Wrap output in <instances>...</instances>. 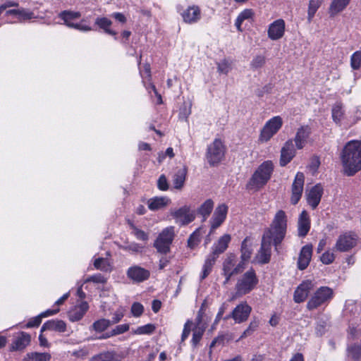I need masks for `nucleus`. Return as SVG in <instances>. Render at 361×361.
<instances>
[{
    "label": "nucleus",
    "instance_id": "864d4df0",
    "mask_svg": "<svg viewBox=\"0 0 361 361\" xmlns=\"http://www.w3.org/2000/svg\"><path fill=\"white\" fill-rule=\"evenodd\" d=\"M266 62V59L264 56L259 55L253 58L250 63V67L253 70H257L262 68Z\"/></svg>",
    "mask_w": 361,
    "mask_h": 361
},
{
    "label": "nucleus",
    "instance_id": "774afa93",
    "mask_svg": "<svg viewBox=\"0 0 361 361\" xmlns=\"http://www.w3.org/2000/svg\"><path fill=\"white\" fill-rule=\"evenodd\" d=\"M140 74L143 79L150 78L151 71H150V66L149 64L144 65L143 69L140 70Z\"/></svg>",
    "mask_w": 361,
    "mask_h": 361
},
{
    "label": "nucleus",
    "instance_id": "0eeeda50",
    "mask_svg": "<svg viewBox=\"0 0 361 361\" xmlns=\"http://www.w3.org/2000/svg\"><path fill=\"white\" fill-rule=\"evenodd\" d=\"M334 297L333 290L327 286H322L318 288L311 296L307 303V308L313 310L317 307L328 303Z\"/></svg>",
    "mask_w": 361,
    "mask_h": 361
},
{
    "label": "nucleus",
    "instance_id": "37998d69",
    "mask_svg": "<svg viewBox=\"0 0 361 361\" xmlns=\"http://www.w3.org/2000/svg\"><path fill=\"white\" fill-rule=\"evenodd\" d=\"M344 111L343 110L342 104L336 103L332 108V118L336 123H340L343 117Z\"/></svg>",
    "mask_w": 361,
    "mask_h": 361
},
{
    "label": "nucleus",
    "instance_id": "f257e3e1",
    "mask_svg": "<svg viewBox=\"0 0 361 361\" xmlns=\"http://www.w3.org/2000/svg\"><path fill=\"white\" fill-rule=\"evenodd\" d=\"M343 172L348 176L355 175L361 170V142H348L341 156Z\"/></svg>",
    "mask_w": 361,
    "mask_h": 361
},
{
    "label": "nucleus",
    "instance_id": "3c124183",
    "mask_svg": "<svg viewBox=\"0 0 361 361\" xmlns=\"http://www.w3.org/2000/svg\"><path fill=\"white\" fill-rule=\"evenodd\" d=\"M217 69L219 73L227 75L231 70V62L227 59H224L217 63Z\"/></svg>",
    "mask_w": 361,
    "mask_h": 361
},
{
    "label": "nucleus",
    "instance_id": "603ef678",
    "mask_svg": "<svg viewBox=\"0 0 361 361\" xmlns=\"http://www.w3.org/2000/svg\"><path fill=\"white\" fill-rule=\"evenodd\" d=\"M200 241V229L197 228L189 237L188 240V246L194 248Z\"/></svg>",
    "mask_w": 361,
    "mask_h": 361
},
{
    "label": "nucleus",
    "instance_id": "09e8293b",
    "mask_svg": "<svg viewBox=\"0 0 361 361\" xmlns=\"http://www.w3.org/2000/svg\"><path fill=\"white\" fill-rule=\"evenodd\" d=\"M350 66L353 70H358L361 67V50L354 52L350 57Z\"/></svg>",
    "mask_w": 361,
    "mask_h": 361
},
{
    "label": "nucleus",
    "instance_id": "69168bd1",
    "mask_svg": "<svg viewBox=\"0 0 361 361\" xmlns=\"http://www.w3.org/2000/svg\"><path fill=\"white\" fill-rule=\"evenodd\" d=\"M190 108V104L188 106L186 104H184L183 106L180 110V117L182 118H187L191 114Z\"/></svg>",
    "mask_w": 361,
    "mask_h": 361
},
{
    "label": "nucleus",
    "instance_id": "a18cd8bd",
    "mask_svg": "<svg viewBox=\"0 0 361 361\" xmlns=\"http://www.w3.org/2000/svg\"><path fill=\"white\" fill-rule=\"evenodd\" d=\"M110 325V320L106 319H101L94 322L92 327L94 331L97 332H102L106 330Z\"/></svg>",
    "mask_w": 361,
    "mask_h": 361
},
{
    "label": "nucleus",
    "instance_id": "1a4fd4ad",
    "mask_svg": "<svg viewBox=\"0 0 361 361\" xmlns=\"http://www.w3.org/2000/svg\"><path fill=\"white\" fill-rule=\"evenodd\" d=\"M175 235L174 227L165 228L157 238L154 246L157 251L162 254H166L170 251V245Z\"/></svg>",
    "mask_w": 361,
    "mask_h": 361
},
{
    "label": "nucleus",
    "instance_id": "79ce46f5",
    "mask_svg": "<svg viewBox=\"0 0 361 361\" xmlns=\"http://www.w3.org/2000/svg\"><path fill=\"white\" fill-rule=\"evenodd\" d=\"M123 250L132 254H140L144 250L145 246L135 242L128 243L122 247Z\"/></svg>",
    "mask_w": 361,
    "mask_h": 361
},
{
    "label": "nucleus",
    "instance_id": "473e14b6",
    "mask_svg": "<svg viewBox=\"0 0 361 361\" xmlns=\"http://www.w3.org/2000/svg\"><path fill=\"white\" fill-rule=\"evenodd\" d=\"M240 252L241 260L240 262H243L244 265L245 266V263L250 259L252 253L251 244L250 243V239L248 237L245 238L242 242Z\"/></svg>",
    "mask_w": 361,
    "mask_h": 361
},
{
    "label": "nucleus",
    "instance_id": "6e6552de",
    "mask_svg": "<svg viewBox=\"0 0 361 361\" xmlns=\"http://www.w3.org/2000/svg\"><path fill=\"white\" fill-rule=\"evenodd\" d=\"M226 147L220 139H215L207 147L206 158L210 166L219 164L224 157Z\"/></svg>",
    "mask_w": 361,
    "mask_h": 361
},
{
    "label": "nucleus",
    "instance_id": "338daca9",
    "mask_svg": "<svg viewBox=\"0 0 361 361\" xmlns=\"http://www.w3.org/2000/svg\"><path fill=\"white\" fill-rule=\"evenodd\" d=\"M192 326V322L190 321H188L185 325L183 331V334L181 336V341H184L190 335V327Z\"/></svg>",
    "mask_w": 361,
    "mask_h": 361
},
{
    "label": "nucleus",
    "instance_id": "20e7f679",
    "mask_svg": "<svg viewBox=\"0 0 361 361\" xmlns=\"http://www.w3.org/2000/svg\"><path fill=\"white\" fill-rule=\"evenodd\" d=\"M257 283L258 279L255 270L249 269L238 279L235 286V291L231 299L234 300L250 293Z\"/></svg>",
    "mask_w": 361,
    "mask_h": 361
},
{
    "label": "nucleus",
    "instance_id": "e433bc0d",
    "mask_svg": "<svg viewBox=\"0 0 361 361\" xmlns=\"http://www.w3.org/2000/svg\"><path fill=\"white\" fill-rule=\"evenodd\" d=\"M214 207V202L211 199L207 200L198 208L197 212L203 217V221H205L210 215Z\"/></svg>",
    "mask_w": 361,
    "mask_h": 361
},
{
    "label": "nucleus",
    "instance_id": "bb28decb",
    "mask_svg": "<svg viewBox=\"0 0 361 361\" xmlns=\"http://www.w3.org/2000/svg\"><path fill=\"white\" fill-rule=\"evenodd\" d=\"M231 239V235L228 234L222 235L218 240L217 243H214L213 245L212 252L211 254L218 257L220 254L223 253L227 249Z\"/></svg>",
    "mask_w": 361,
    "mask_h": 361
},
{
    "label": "nucleus",
    "instance_id": "a19ab883",
    "mask_svg": "<svg viewBox=\"0 0 361 361\" xmlns=\"http://www.w3.org/2000/svg\"><path fill=\"white\" fill-rule=\"evenodd\" d=\"M94 266L97 269L102 271H110L111 270V266L109 261L107 259L99 257L94 260Z\"/></svg>",
    "mask_w": 361,
    "mask_h": 361
},
{
    "label": "nucleus",
    "instance_id": "7ed1b4c3",
    "mask_svg": "<svg viewBox=\"0 0 361 361\" xmlns=\"http://www.w3.org/2000/svg\"><path fill=\"white\" fill-rule=\"evenodd\" d=\"M273 169L274 165L271 161L263 162L252 176L247 188L250 190H259L262 188L270 179Z\"/></svg>",
    "mask_w": 361,
    "mask_h": 361
},
{
    "label": "nucleus",
    "instance_id": "4d7b16f0",
    "mask_svg": "<svg viewBox=\"0 0 361 361\" xmlns=\"http://www.w3.org/2000/svg\"><path fill=\"white\" fill-rule=\"evenodd\" d=\"M90 352L87 347L84 346L78 350H75L71 353V355L78 358V359H85L88 355Z\"/></svg>",
    "mask_w": 361,
    "mask_h": 361
},
{
    "label": "nucleus",
    "instance_id": "6ab92c4d",
    "mask_svg": "<svg viewBox=\"0 0 361 361\" xmlns=\"http://www.w3.org/2000/svg\"><path fill=\"white\" fill-rule=\"evenodd\" d=\"M286 23L283 19H277L269 25L267 35L271 40H278L285 33Z\"/></svg>",
    "mask_w": 361,
    "mask_h": 361
},
{
    "label": "nucleus",
    "instance_id": "ea45409f",
    "mask_svg": "<svg viewBox=\"0 0 361 361\" xmlns=\"http://www.w3.org/2000/svg\"><path fill=\"white\" fill-rule=\"evenodd\" d=\"M348 356L354 361H358L361 357V345L353 344L348 347Z\"/></svg>",
    "mask_w": 361,
    "mask_h": 361
},
{
    "label": "nucleus",
    "instance_id": "c85d7f7f",
    "mask_svg": "<svg viewBox=\"0 0 361 361\" xmlns=\"http://www.w3.org/2000/svg\"><path fill=\"white\" fill-rule=\"evenodd\" d=\"M123 357L115 351H106L92 356L90 361H121Z\"/></svg>",
    "mask_w": 361,
    "mask_h": 361
},
{
    "label": "nucleus",
    "instance_id": "2f4dec72",
    "mask_svg": "<svg viewBox=\"0 0 361 361\" xmlns=\"http://www.w3.org/2000/svg\"><path fill=\"white\" fill-rule=\"evenodd\" d=\"M187 169L185 167H182L177 169L172 179L174 188L176 189L180 190L183 188L185 181Z\"/></svg>",
    "mask_w": 361,
    "mask_h": 361
},
{
    "label": "nucleus",
    "instance_id": "f8f14e48",
    "mask_svg": "<svg viewBox=\"0 0 361 361\" xmlns=\"http://www.w3.org/2000/svg\"><path fill=\"white\" fill-rule=\"evenodd\" d=\"M273 240L268 235H264L262 238L261 246L255 256V260L259 264H267L270 261L271 255V243Z\"/></svg>",
    "mask_w": 361,
    "mask_h": 361
},
{
    "label": "nucleus",
    "instance_id": "a211bd4d",
    "mask_svg": "<svg viewBox=\"0 0 361 361\" xmlns=\"http://www.w3.org/2000/svg\"><path fill=\"white\" fill-rule=\"evenodd\" d=\"M314 284L311 280L302 281L295 289L293 300L297 303L305 301L310 292L314 288Z\"/></svg>",
    "mask_w": 361,
    "mask_h": 361
},
{
    "label": "nucleus",
    "instance_id": "a878e982",
    "mask_svg": "<svg viewBox=\"0 0 361 361\" xmlns=\"http://www.w3.org/2000/svg\"><path fill=\"white\" fill-rule=\"evenodd\" d=\"M310 134V130L307 126H302L298 129L294 139L295 146L298 149H301L304 147Z\"/></svg>",
    "mask_w": 361,
    "mask_h": 361
},
{
    "label": "nucleus",
    "instance_id": "4be33fe9",
    "mask_svg": "<svg viewBox=\"0 0 361 361\" xmlns=\"http://www.w3.org/2000/svg\"><path fill=\"white\" fill-rule=\"evenodd\" d=\"M295 150L293 143V140H288L281 149L280 164L282 166H286L293 158Z\"/></svg>",
    "mask_w": 361,
    "mask_h": 361
},
{
    "label": "nucleus",
    "instance_id": "8fccbe9b",
    "mask_svg": "<svg viewBox=\"0 0 361 361\" xmlns=\"http://www.w3.org/2000/svg\"><path fill=\"white\" fill-rule=\"evenodd\" d=\"M18 19L20 22L31 20L35 18V14L28 9L19 8Z\"/></svg>",
    "mask_w": 361,
    "mask_h": 361
},
{
    "label": "nucleus",
    "instance_id": "423d86ee",
    "mask_svg": "<svg viewBox=\"0 0 361 361\" xmlns=\"http://www.w3.org/2000/svg\"><path fill=\"white\" fill-rule=\"evenodd\" d=\"M59 17L63 21V24L70 28H73L82 32H89L92 28L86 24V20L82 19L80 23H74V20L81 17L79 11L66 10L59 13Z\"/></svg>",
    "mask_w": 361,
    "mask_h": 361
},
{
    "label": "nucleus",
    "instance_id": "9d476101",
    "mask_svg": "<svg viewBox=\"0 0 361 361\" xmlns=\"http://www.w3.org/2000/svg\"><path fill=\"white\" fill-rule=\"evenodd\" d=\"M171 214L176 224L180 226H186L192 222L196 216L195 211L188 205H184L172 211Z\"/></svg>",
    "mask_w": 361,
    "mask_h": 361
},
{
    "label": "nucleus",
    "instance_id": "b1692460",
    "mask_svg": "<svg viewBox=\"0 0 361 361\" xmlns=\"http://www.w3.org/2000/svg\"><path fill=\"white\" fill-rule=\"evenodd\" d=\"M89 308V305L86 302H81L79 305H75L68 312V318L71 322H77L80 320Z\"/></svg>",
    "mask_w": 361,
    "mask_h": 361
},
{
    "label": "nucleus",
    "instance_id": "aec40b11",
    "mask_svg": "<svg viewBox=\"0 0 361 361\" xmlns=\"http://www.w3.org/2000/svg\"><path fill=\"white\" fill-rule=\"evenodd\" d=\"M323 195V188L320 184H317L309 190L306 191L307 204L313 209L319 205Z\"/></svg>",
    "mask_w": 361,
    "mask_h": 361
},
{
    "label": "nucleus",
    "instance_id": "39448f33",
    "mask_svg": "<svg viewBox=\"0 0 361 361\" xmlns=\"http://www.w3.org/2000/svg\"><path fill=\"white\" fill-rule=\"evenodd\" d=\"M245 268L243 262H238L235 255H228L222 264V274L225 277L224 284L228 283L233 276L241 273Z\"/></svg>",
    "mask_w": 361,
    "mask_h": 361
},
{
    "label": "nucleus",
    "instance_id": "c9c22d12",
    "mask_svg": "<svg viewBox=\"0 0 361 361\" xmlns=\"http://www.w3.org/2000/svg\"><path fill=\"white\" fill-rule=\"evenodd\" d=\"M350 1V0H333L329 8L331 15L334 16L342 11Z\"/></svg>",
    "mask_w": 361,
    "mask_h": 361
},
{
    "label": "nucleus",
    "instance_id": "4468645a",
    "mask_svg": "<svg viewBox=\"0 0 361 361\" xmlns=\"http://www.w3.org/2000/svg\"><path fill=\"white\" fill-rule=\"evenodd\" d=\"M126 275L134 283H141L149 279L150 272L143 267L134 265L128 269Z\"/></svg>",
    "mask_w": 361,
    "mask_h": 361
},
{
    "label": "nucleus",
    "instance_id": "58836bf2",
    "mask_svg": "<svg viewBox=\"0 0 361 361\" xmlns=\"http://www.w3.org/2000/svg\"><path fill=\"white\" fill-rule=\"evenodd\" d=\"M253 16V12L251 9L243 10L237 17L235 25L237 30L240 32L242 31L241 25L245 20L250 19Z\"/></svg>",
    "mask_w": 361,
    "mask_h": 361
},
{
    "label": "nucleus",
    "instance_id": "412c9836",
    "mask_svg": "<svg viewBox=\"0 0 361 361\" xmlns=\"http://www.w3.org/2000/svg\"><path fill=\"white\" fill-rule=\"evenodd\" d=\"M201 16L202 13L200 8L197 6L195 5L188 6L181 13L183 21L188 24H194L197 23L200 20Z\"/></svg>",
    "mask_w": 361,
    "mask_h": 361
},
{
    "label": "nucleus",
    "instance_id": "e2e57ef3",
    "mask_svg": "<svg viewBox=\"0 0 361 361\" xmlns=\"http://www.w3.org/2000/svg\"><path fill=\"white\" fill-rule=\"evenodd\" d=\"M86 281L96 283H105L106 279L101 274H97L90 276Z\"/></svg>",
    "mask_w": 361,
    "mask_h": 361
},
{
    "label": "nucleus",
    "instance_id": "052dcab7",
    "mask_svg": "<svg viewBox=\"0 0 361 361\" xmlns=\"http://www.w3.org/2000/svg\"><path fill=\"white\" fill-rule=\"evenodd\" d=\"M129 329V324H123L116 326L111 332V336H116L123 334Z\"/></svg>",
    "mask_w": 361,
    "mask_h": 361
},
{
    "label": "nucleus",
    "instance_id": "393cba45",
    "mask_svg": "<svg viewBox=\"0 0 361 361\" xmlns=\"http://www.w3.org/2000/svg\"><path fill=\"white\" fill-rule=\"evenodd\" d=\"M30 341L31 338L28 334L21 332L13 341L11 346V350H23L30 344Z\"/></svg>",
    "mask_w": 361,
    "mask_h": 361
},
{
    "label": "nucleus",
    "instance_id": "de8ad7c7",
    "mask_svg": "<svg viewBox=\"0 0 361 361\" xmlns=\"http://www.w3.org/2000/svg\"><path fill=\"white\" fill-rule=\"evenodd\" d=\"M130 228L132 229V234L139 240L142 241H147L149 239V235L144 231L140 230L133 224H130Z\"/></svg>",
    "mask_w": 361,
    "mask_h": 361
},
{
    "label": "nucleus",
    "instance_id": "c03bdc74",
    "mask_svg": "<svg viewBox=\"0 0 361 361\" xmlns=\"http://www.w3.org/2000/svg\"><path fill=\"white\" fill-rule=\"evenodd\" d=\"M206 328V325H202L201 326H195L193 329L192 343V345L195 347L200 341L201 340L202 335L204 332Z\"/></svg>",
    "mask_w": 361,
    "mask_h": 361
},
{
    "label": "nucleus",
    "instance_id": "dca6fc26",
    "mask_svg": "<svg viewBox=\"0 0 361 361\" xmlns=\"http://www.w3.org/2000/svg\"><path fill=\"white\" fill-rule=\"evenodd\" d=\"M357 239L351 233H345L341 235L335 245V249L339 252H347L355 246Z\"/></svg>",
    "mask_w": 361,
    "mask_h": 361
},
{
    "label": "nucleus",
    "instance_id": "f03ea898",
    "mask_svg": "<svg viewBox=\"0 0 361 361\" xmlns=\"http://www.w3.org/2000/svg\"><path fill=\"white\" fill-rule=\"evenodd\" d=\"M287 229V216L284 211L279 210L270 225L267 228L264 235H268L269 238L273 240V243L275 246L279 245L283 240Z\"/></svg>",
    "mask_w": 361,
    "mask_h": 361
},
{
    "label": "nucleus",
    "instance_id": "f3484780",
    "mask_svg": "<svg viewBox=\"0 0 361 361\" xmlns=\"http://www.w3.org/2000/svg\"><path fill=\"white\" fill-rule=\"evenodd\" d=\"M228 209V208L225 204H221L216 207L210 220V233L216 229L223 224L226 218Z\"/></svg>",
    "mask_w": 361,
    "mask_h": 361
},
{
    "label": "nucleus",
    "instance_id": "ddd939ff",
    "mask_svg": "<svg viewBox=\"0 0 361 361\" xmlns=\"http://www.w3.org/2000/svg\"><path fill=\"white\" fill-rule=\"evenodd\" d=\"M251 311V307L246 302H243L238 305L230 314L226 316L224 319L232 318L235 323H243L247 319Z\"/></svg>",
    "mask_w": 361,
    "mask_h": 361
},
{
    "label": "nucleus",
    "instance_id": "f704fd0d",
    "mask_svg": "<svg viewBox=\"0 0 361 361\" xmlns=\"http://www.w3.org/2000/svg\"><path fill=\"white\" fill-rule=\"evenodd\" d=\"M216 257L210 254L205 259L204 264L202 267V272L200 276V279H204L212 271V267L216 260Z\"/></svg>",
    "mask_w": 361,
    "mask_h": 361
},
{
    "label": "nucleus",
    "instance_id": "680f3d73",
    "mask_svg": "<svg viewBox=\"0 0 361 361\" xmlns=\"http://www.w3.org/2000/svg\"><path fill=\"white\" fill-rule=\"evenodd\" d=\"M157 187L160 190L166 191L169 189V184L166 177L161 175L157 180Z\"/></svg>",
    "mask_w": 361,
    "mask_h": 361
},
{
    "label": "nucleus",
    "instance_id": "4c0bfd02",
    "mask_svg": "<svg viewBox=\"0 0 361 361\" xmlns=\"http://www.w3.org/2000/svg\"><path fill=\"white\" fill-rule=\"evenodd\" d=\"M95 24L100 28L103 29L104 32L111 35H116V32L109 29L111 25V21L107 18H97L95 20Z\"/></svg>",
    "mask_w": 361,
    "mask_h": 361
},
{
    "label": "nucleus",
    "instance_id": "bf43d9fd",
    "mask_svg": "<svg viewBox=\"0 0 361 361\" xmlns=\"http://www.w3.org/2000/svg\"><path fill=\"white\" fill-rule=\"evenodd\" d=\"M144 311L143 305L140 302H134L131 307V312L134 317H140Z\"/></svg>",
    "mask_w": 361,
    "mask_h": 361
},
{
    "label": "nucleus",
    "instance_id": "9b49d317",
    "mask_svg": "<svg viewBox=\"0 0 361 361\" xmlns=\"http://www.w3.org/2000/svg\"><path fill=\"white\" fill-rule=\"evenodd\" d=\"M282 125V118L279 116L269 119L261 130L259 140L262 142L269 141L279 130Z\"/></svg>",
    "mask_w": 361,
    "mask_h": 361
},
{
    "label": "nucleus",
    "instance_id": "72a5a7b5",
    "mask_svg": "<svg viewBox=\"0 0 361 361\" xmlns=\"http://www.w3.org/2000/svg\"><path fill=\"white\" fill-rule=\"evenodd\" d=\"M51 358L49 353H28L24 357L23 361H49Z\"/></svg>",
    "mask_w": 361,
    "mask_h": 361
},
{
    "label": "nucleus",
    "instance_id": "7c9ffc66",
    "mask_svg": "<svg viewBox=\"0 0 361 361\" xmlns=\"http://www.w3.org/2000/svg\"><path fill=\"white\" fill-rule=\"evenodd\" d=\"M171 202L167 197H154L148 200V207L152 211L159 210L164 208Z\"/></svg>",
    "mask_w": 361,
    "mask_h": 361
},
{
    "label": "nucleus",
    "instance_id": "13d9d810",
    "mask_svg": "<svg viewBox=\"0 0 361 361\" xmlns=\"http://www.w3.org/2000/svg\"><path fill=\"white\" fill-rule=\"evenodd\" d=\"M335 259V255L333 252L330 250L326 251L323 255L321 256V261L322 263L325 264H331Z\"/></svg>",
    "mask_w": 361,
    "mask_h": 361
},
{
    "label": "nucleus",
    "instance_id": "5fc2aeb1",
    "mask_svg": "<svg viewBox=\"0 0 361 361\" xmlns=\"http://www.w3.org/2000/svg\"><path fill=\"white\" fill-rule=\"evenodd\" d=\"M259 322L257 320L252 321L248 327L243 331L239 340L246 338L247 336L251 335L258 327Z\"/></svg>",
    "mask_w": 361,
    "mask_h": 361
},
{
    "label": "nucleus",
    "instance_id": "2eb2a0df",
    "mask_svg": "<svg viewBox=\"0 0 361 361\" xmlns=\"http://www.w3.org/2000/svg\"><path fill=\"white\" fill-rule=\"evenodd\" d=\"M304 182V174L298 172L292 185L290 202L293 204H296L300 200L303 192Z\"/></svg>",
    "mask_w": 361,
    "mask_h": 361
},
{
    "label": "nucleus",
    "instance_id": "cd10ccee",
    "mask_svg": "<svg viewBox=\"0 0 361 361\" xmlns=\"http://www.w3.org/2000/svg\"><path fill=\"white\" fill-rule=\"evenodd\" d=\"M310 228V221L306 211H302L298 219V235L304 237L309 232Z\"/></svg>",
    "mask_w": 361,
    "mask_h": 361
},
{
    "label": "nucleus",
    "instance_id": "0e129e2a",
    "mask_svg": "<svg viewBox=\"0 0 361 361\" xmlns=\"http://www.w3.org/2000/svg\"><path fill=\"white\" fill-rule=\"evenodd\" d=\"M42 322V317L41 315H38L35 317L29 320V322L26 324L27 328H32L38 326Z\"/></svg>",
    "mask_w": 361,
    "mask_h": 361
},
{
    "label": "nucleus",
    "instance_id": "c756f323",
    "mask_svg": "<svg viewBox=\"0 0 361 361\" xmlns=\"http://www.w3.org/2000/svg\"><path fill=\"white\" fill-rule=\"evenodd\" d=\"M47 330L65 332L66 330V324L62 320H49L42 325L41 333Z\"/></svg>",
    "mask_w": 361,
    "mask_h": 361
},
{
    "label": "nucleus",
    "instance_id": "5701e85b",
    "mask_svg": "<svg viewBox=\"0 0 361 361\" xmlns=\"http://www.w3.org/2000/svg\"><path fill=\"white\" fill-rule=\"evenodd\" d=\"M312 255V246L311 245H306L303 246L300 250L298 267L300 270L305 269L309 265Z\"/></svg>",
    "mask_w": 361,
    "mask_h": 361
},
{
    "label": "nucleus",
    "instance_id": "49530a36",
    "mask_svg": "<svg viewBox=\"0 0 361 361\" xmlns=\"http://www.w3.org/2000/svg\"><path fill=\"white\" fill-rule=\"evenodd\" d=\"M322 0H310L307 16L310 21L314 17L317 9L319 8Z\"/></svg>",
    "mask_w": 361,
    "mask_h": 361
},
{
    "label": "nucleus",
    "instance_id": "6e6d98bb",
    "mask_svg": "<svg viewBox=\"0 0 361 361\" xmlns=\"http://www.w3.org/2000/svg\"><path fill=\"white\" fill-rule=\"evenodd\" d=\"M155 329L153 324H148L142 326H139L134 331L135 334H152Z\"/></svg>",
    "mask_w": 361,
    "mask_h": 361
}]
</instances>
